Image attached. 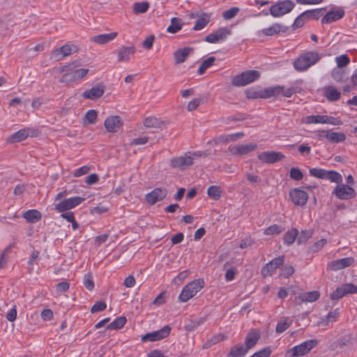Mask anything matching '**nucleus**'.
<instances>
[{"mask_svg":"<svg viewBox=\"0 0 357 357\" xmlns=\"http://www.w3.org/2000/svg\"><path fill=\"white\" fill-rule=\"evenodd\" d=\"M309 173L314 177L337 183L332 194L339 199L347 200L356 197L355 190L351 186L342 183V176L339 172L321 168H311Z\"/></svg>","mask_w":357,"mask_h":357,"instance_id":"obj_1","label":"nucleus"},{"mask_svg":"<svg viewBox=\"0 0 357 357\" xmlns=\"http://www.w3.org/2000/svg\"><path fill=\"white\" fill-rule=\"evenodd\" d=\"M81 66V62L78 60L74 61L68 65L61 66L60 72H66L60 79L61 82L70 83L81 80L84 78L89 70L86 68H78Z\"/></svg>","mask_w":357,"mask_h":357,"instance_id":"obj_2","label":"nucleus"},{"mask_svg":"<svg viewBox=\"0 0 357 357\" xmlns=\"http://www.w3.org/2000/svg\"><path fill=\"white\" fill-rule=\"evenodd\" d=\"M321 58L317 52L310 51L301 54L294 62V68L298 72L307 70Z\"/></svg>","mask_w":357,"mask_h":357,"instance_id":"obj_3","label":"nucleus"},{"mask_svg":"<svg viewBox=\"0 0 357 357\" xmlns=\"http://www.w3.org/2000/svg\"><path fill=\"white\" fill-rule=\"evenodd\" d=\"M202 156H206V154L202 151H188L184 155L173 158L171 160L170 165L173 168L183 170L190 167L195 159Z\"/></svg>","mask_w":357,"mask_h":357,"instance_id":"obj_4","label":"nucleus"},{"mask_svg":"<svg viewBox=\"0 0 357 357\" xmlns=\"http://www.w3.org/2000/svg\"><path fill=\"white\" fill-rule=\"evenodd\" d=\"M204 286L202 279L195 280L187 284L178 296V301L182 303L187 302L195 296Z\"/></svg>","mask_w":357,"mask_h":357,"instance_id":"obj_5","label":"nucleus"},{"mask_svg":"<svg viewBox=\"0 0 357 357\" xmlns=\"http://www.w3.org/2000/svg\"><path fill=\"white\" fill-rule=\"evenodd\" d=\"M260 74L257 70H250L241 73L232 78V84L235 86H243L258 79Z\"/></svg>","mask_w":357,"mask_h":357,"instance_id":"obj_6","label":"nucleus"},{"mask_svg":"<svg viewBox=\"0 0 357 357\" xmlns=\"http://www.w3.org/2000/svg\"><path fill=\"white\" fill-rule=\"evenodd\" d=\"M317 343L318 342L316 340H310L303 342V343L289 349L287 352V357H298L304 356L315 347Z\"/></svg>","mask_w":357,"mask_h":357,"instance_id":"obj_7","label":"nucleus"},{"mask_svg":"<svg viewBox=\"0 0 357 357\" xmlns=\"http://www.w3.org/2000/svg\"><path fill=\"white\" fill-rule=\"evenodd\" d=\"M295 4L292 1L284 0L272 5L269 12L273 17H278L291 12Z\"/></svg>","mask_w":357,"mask_h":357,"instance_id":"obj_8","label":"nucleus"},{"mask_svg":"<svg viewBox=\"0 0 357 357\" xmlns=\"http://www.w3.org/2000/svg\"><path fill=\"white\" fill-rule=\"evenodd\" d=\"M77 52V47L76 45L73 44H66L61 47L54 50L51 52L50 59L59 61Z\"/></svg>","mask_w":357,"mask_h":357,"instance_id":"obj_9","label":"nucleus"},{"mask_svg":"<svg viewBox=\"0 0 357 357\" xmlns=\"http://www.w3.org/2000/svg\"><path fill=\"white\" fill-rule=\"evenodd\" d=\"M84 200L85 198L78 196L66 199L55 204L54 209L58 212H64L79 205Z\"/></svg>","mask_w":357,"mask_h":357,"instance_id":"obj_10","label":"nucleus"},{"mask_svg":"<svg viewBox=\"0 0 357 357\" xmlns=\"http://www.w3.org/2000/svg\"><path fill=\"white\" fill-rule=\"evenodd\" d=\"M357 292V286L352 283L343 284L330 294L331 300H339L348 294Z\"/></svg>","mask_w":357,"mask_h":357,"instance_id":"obj_11","label":"nucleus"},{"mask_svg":"<svg viewBox=\"0 0 357 357\" xmlns=\"http://www.w3.org/2000/svg\"><path fill=\"white\" fill-rule=\"evenodd\" d=\"M171 331L169 326H165L161 329L146 333L142 337L143 342H155L167 337Z\"/></svg>","mask_w":357,"mask_h":357,"instance_id":"obj_12","label":"nucleus"},{"mask_svg":"<svg viewBox=\"0 0 357 357\" xmlns=\"http://www.w3.org/2000/svg\"><path fill=\"white\" fill-rule=\"evenodd\" d=\"M284 261V256L274 258L262 268L261 275L264 277L272 275L275 272L276 269L283 264Z\"/></svg>","mask_w":357,"mask_h":357,"instance_id":"obj_13","label":"nucleus"},{"mask_svg":"<svg viewBox=\"0 0 357 357\" xmlns=\"http://www.w3.org/2000/svg\"><path fill=\"white\" fill-rule=\"evenodd\" d=\"M167 195V190L165 188H157L146 195L145 200L150 205H153L157 202L162 200Z\"/></svg>","mask_w":357,"mask_h":357,"instance_id":"obj_14","label":"nucleus"},{"mask_svg":"<svg viewBox=\"0 0 357 357\" xmlns=\"http://www.w3.org/2000/svg\"><path fill=\"white\" fill-rule=\"evenodd\" d=\"M231 34V31L227 28L222 27L218 29L213 33L208 34L205 40L210 43H215L220 40H224L227 38V37Z\"/></svg>","mask_w":357,"mask_h":357,"instance_id":"obj_15","label":"nucleus"},{"mask_svg":"<svg viewBox=\"0 0 357 357\" xmlns=\"http://www.w3.org/2000/svg\"><path fill=\"white\" fill-rule=\"evenodd\" d=\"M285 158L282 152L264 151L258 155V158L266 163L272 164L280 161Z\"/></svg>","mask_w":357,"mask_h":357,"instance_id":"obj_16","label":"nucleus"},{"mask_svg":"<svg viewBox=\"0 0 357 357\" xmlns=\"http://www.w3.org/2000/svg\"><path fill=\"white\" fill-rule=\"evenodd\" d=\"M289 196L293 203L297 206H304L308 199L307 193L299 188L291 190Z\"/></svg>","mask_w":357,"mask_h":357,"instance_id":"obj_17","label":"nucleus"},{"mask_svg":"<svg viewBox=\"0 0 357 357\" xmlns=\"http://www.w3.org/2000/svg\"><path fill=\"white\" fill-rule=\"evenodd\" d=\"M257 148V145L256 144L250 143L229 146V149L232 155H243L254 151Z\"/></svg>","mask_w":357,"mask_h":357,"instance_id":"obj_18","label":"nucleus"},{"mask_svg":"<svg viewBox=\"0 0 357 357\" xmlns=\"http://www.w3.org/2000/svg\"><path fill=\"white\" fill-rule=\"evenodd\" d=\"M104 91V85L100 83H98L91 89L85 91L83 93L82 96L86 99L95 100L100 98L103 95Z\"/></svg>","mask_w":357,"mask_h":357,"instance_id":"obj_19","label":"nucleus"},{"mask_svg":"<svg viewBox=\"0 0 357 357\" xmlns=\"http://www.w3.org/2000/svg\"><path fill=\"white\" fill-rule=\"evenodd\" d=\"M104 125L107 131L116 132L121 128L123 123L119 116H112L105 120Z\"/></svg>","mask_w":357,"mask_h":357,"instance_id":"obj_20","label":"nucleus"},{"mask_svg":"<svg viewBox=\"0 0 357 357\" xmlns=\"http://www.w3.org/2000/svg\"><path fill=\"white\" fill-rule=\"evenodd\" d=\"M337 119L326 115H311L306 117L307 123H329L337 125Z\"/></svg>","mask_w":357,"mask_h":357,"instance_id":"obj_21","label":"nucleus"},{"mask_svg":"<svg viewBox=\"0 0 357 357\" xmlns=\"http://www.w3.org/2000/svg\"><path fill=\"white\" fill-rule=\"evenodd\" d=\"M354 262L353 257H346L331 261L328 267L332 271H339L346 267L350 266Z\"/></svg>","mask_w":357,"mask_h":357,"instance_id":"obj_22","label":"nucleus"},{"mask_svg":"<svg viewBox=\"0 0 357 357\" xmlns=\"http://www.w3.org/2000/svg\"><path fill=\"white\" fill-rule=\"evenodd\" d=\"M194 52V49L190 47H185L177 50L174 52V59L175 65L183 63L188 56Z\"/></svg>","mask_w":357,"mask_h":357,"instance_id":"obj_23","label":"nucleus"},{"mask_svg":"<svg viewBox=\"0 0 357 357\" xmlns=\"http://www.w3.org/2000/svg\"><path fill=\"white\" fill-rule=\"evenodd\" d=\"M324 96L329 102L338 101L341 98V93L334 86L329 85L324 88Z\"/></svg>","mask_w":357,"mask_h":357,"instance_id":"obj_24","label":"nucleus"},{"mask_svg":"<svg viewBox=\"0 0 357 357\" xmlns=\"http://www.w3.org/2000/svg\"><path fill=\"white\" fill-rule=\"evenodd\" d=\"M344 15V11L342 8H340L337 10L329 11L322 17L321 23L330 24L333 22H335L342 18Z\"/></svg>","mask_w":357,"mask_h":357,"instance_id":"obj_25","label":"nucleus"},{"mask_svg":"<svg viewBox=\"0 0 357 357\" xmlns=\"http://www.w3.org/2000/svg\"><path fill=\"white\" fill-rule=\"evenodd\" d=\"M288 27L279 23H275L270 27L263 29L261 32L266 36H272L280 33H285Z\"/></svg>","mask_w":357,"mask_h":357,"instance_id":"obj_26","label":"nucleus"},{"mask_svg":"<svg viewBox=\"0 0 357 357\" xmlns=\"http://www.w3.org/2000/svg\"><path fill=\"white\" fill-rule=\"evenodd\" d=\"M135 47L134 46L126 47L123 46L118 50V61L127 62L130 60V56L134 54Z\"/></svg>","mask_w":357,"mask_h":357,"instance_id":"obj_27","label":"nucleus"},{"mask_svg":"<svg viewBox=\"0 0 357 357\" xmlns=\"http://www.w3.org/2000/svg\"><path fill=\"white\" fill-rule=\"evenodd\" d=\"M324 137L331 142L338 143L345 140L346 136L343 132H335L332 130H323Z\"/></svg>","mask_w":357,"mask_h":357,"instance_id":"obj_28","label":"nucleus"},{"mask_svg":"<svg viewBox=\"0 0 357 357\" xmlns=\"http://www.w3.org/2000/svg\"><path fill=\"white\" fill-rule=\"evenodd\" d=\"M118 33L117 32H111L109 33H105V34H100L96 36H93L91 38V41L100 44V45H104L109 41L113 40L117 36Z\"/></svg>","mask_w":357,"mask_h":357,"instance_id":"obj_29","label":"nucleus"},{"mask_svg":"<svg viewBox=\"0 0 357 357\" xmlns=\"http://www.w3.org/2000/svg\"><path fill=\"white\" fill-rule=\"evenodd\" d=\"M22 218L30 223H36L41 219V213L36 209H30L25 211Z\"/></svg>","mask_w":357,"mask_h":357,"instance_id":"obj_30","label":"nucleus"},{"mask_svg":"<svg viewBox=\"0 0 357 357\" xmlns=\"http://www.w3.org/2000/svg\"><path fill=\"white\" fill-rule=\"evenodd\" d=\"M283 91V86H275L273 87L266 88L262 91V98H268L273 96H278L282 95V92Z\"/></svg>","mask_w":357,"mask_h":357,"instance_id":"obj_31","label":"nucleus"},{"mask_svg":"<svg viewBox=\"0 0 357 357\" xmlns=\"http://www.w3.org/2000/svg\"><path fill=\"white\" fill-rule=\"evenodd\" d=\"M259 339V335L256 331L249 333L245 340L244 347L248 351L252 348L258 342Z\"/></svg>","mask_w":357,"mask_h":357,"instance_id":"obj_32","label":"nucleus"},{"mask_svg":"<svg viewBox=\"0 0 357 357\" xmlns=\"http://www.w3.org/2000/svg\"><path fill=\"white\" fill-rule=\"evenodd\" d=\"M211 17L208 14L203 13L195 21L193 30L199 31L204 29L210 22Z\"/></svg>","mask_w":357,"mask_h":357,"instance_id":"obj_33","label":"nucleus"},{"mask_svg":"<svg viewBox=\"0 0 357 357\" xmlns=\"http://www.w3.org/2000/svg\"><path fill=\"white\" fill-rule=\"evenodd\" d=\"M320 293L318 291H312L301 294L298 298L303 302H314L319 299Z\"/></svg>","mask_w":357,"mask_h":357,"instance_id":"obj_34","label":"nucleus"},{"mask_svg":"<svg viewBox=\"0 0 357 357\" xmlns=\"http://www.w3.org/2000/svg\"><path fill=\"white\" fill-rule=\"evenodd\" d=\"M248 351L244 345H236L231 349L227 357H244Z\"/></svg>","mask_w":357,"mask_h":357,"instance_id":"obj_35","label":"nucleus"},{"mask_svg":"<svg viewBox=\"0 0 357 357\" xmlns=\"http://www.w3.org/2000/svg\"><path fill=\"white\" fill-rule=\"evenodd\" d=\"M292 324V320L289 317H283L280 320L276 326L275 331L277 333H282L285 331Z\"/></svg>","mask_w":357,"mask_h":357,"instance_id":"obj_36","label":"nucleus"},{"mask_svg":"<svg viewBox=\"0 0 357 357\" xmlns=\"http://www.w3.org/2000/svg\"><path fill=\"white\" fill-rule=\"evenodd\" d=\"M183 22L181 19L173 17L171 20V24L167 27V32L176 33L182 29Z\"/></svg>","mask_w":357,"mask_h":357,"instance_id":"obj_37","label":"nucleus"},{"mask_svg":"<svg viewBox=\"0 0 357 357\" xmlns=\"http://www.w3.org/2000/svg\"><path fill=\"white\" fill-rule=\"evenodd\" d=\"M150 7L148 1L135 2L132 6L133 12L135 14H141L146 13Z\"/></svg>","mask_w":357,"mask_h":357,"instance_id":"obj_38","label":"nucleus"},{"mask_svg":"<svg viewBox=\"0 0 357 357\" xmlns=\"http://www.w3.org/2000/svg\"><path fill=\"white\" fill-rule=\"evenodd\" d=\"M126 323V319L125 317H119L116 318L112 323L107 326L108 330H118L122 328Z\"/></svg>","mask_w":357,"mask_h":357,"instance_id":"obj_39","label":"nucleus"},{"mask_svg":"<svg viewBox=\"0 0 357 357\" xmlns=\"http://www.w3.org/2000/svg\"><path fill=\"white\" fill-rule=\"evenodd\" d=\"M226 337L225 335L221 334L214 335L211 339L207 340L202 346L203 349H207L212 347L213 345L218 343L219 342L225 340Z\"/></svg>","mask_w":357,"mask_h":357,"instance_id":"obj_40","label":"nucleus"},{"mask_svg":"<svg viewBox=\"0 0 357 357\" xmlns=\"http://www.w3.org/2000/svg\"><path fill=\"white\" fill-rule=\"evenodd\" d=\"M298 235V231L296 229H291L288 231L284 236V243L288 245H291Z\"/></svg>","mask_w":357,"mask_h":357,"instance_id":"obj_41","label":"nucleus"},{"mask_svg":"<svg viewBox=\"0 0 357 357\" xmlns=\"http://www.w3.org/2000/svg\"><path fill=\"white\" fill-rule=\"evenodd\" d=\"M144 125L148 128H160L162 125V121L155 116H149L144 119Z\"/></svg>","mask_w":357,"mask_h":357,"instance_id":"obj_42","label":"nucleus"},{"mask_svg":"<svg viewBox=\"0 0 357 357\" xmlns=\"http://www.w3.org/2000/svg\"><path fill=\"white\" fill-rule=\"evenodd\" d=\"M301 87L299 86L296 83L295 85L291 86L287 89H285L284 87L283 86V91L282 92V95L284 97L290 98L294 94L301 93Z\"/></svg>","mask_w":357,"mask_h":357,"instance_id":"obj_43","label":"nucleus"},{"mask_svg":"<svg viewBox=\"0 0 357 357\" xmlns=\"http://www.w3.org/2000/svg\"><path fill=\"white\" fill-rule=\"evenodd\" d=\"M326 10V8H317L314 10H308L305 11V15L308 20L314 19L318 20L321 16L323 15L324 12Z\"/></svg>","mask_w":357,"mask_h":357,"instance_id":"obj_44","label":"nucleus"},{"mask_svg":"<svg viewBox=\"0 0 357 357\" xmlns=\"http://www.w3.org/2000/svg\"><path fill=\"white\" fill-rule=\"evenodd\" d=\"M331 75L333 79L339 83H344L347 79L344 72L341 69L334 70L332 72Z\"/></svg>","mask_w":357,"mask_h":357,"instance_id":"obj_45","label":"nucleus"},{"mask_svg":"<svg viewBox=\"0 0 357 357\" xmlns=\"http://www.w3.org/2000/svg\"><path fill=\"white\" fill-rule=\"evenodd\" d=\"M308 18L307 17L305 13H302L300 15H298L294 20V24H292V28L294 30L302 27L305 23L308 21Z\"/></svg>","mask_w":357,"mask_h":357,"instance_id":"obj_46","label":"nucleus"},{"mask_svg":"<svg viewBox=\"0 0 357 357\" xmlns=\"http://www.w3.org/2000/svg\"><path fill=\"white\" fill-rule=\"evenodd\" d=\"M221 188L220 187L216 186V185H211L210 186L207 190V194L213 199H218L221 196Z\"/></svg>","mask_w":357,"mask_h":357,"instance_id":"obj_47","label":"nucleus"},{"mask_svg":"<svg viewBox=\"0 0 357 357\" xmlns=\"http://www.w3.org/2000/svg\"><path fill=\"white\" fill-rule=\"evenodd\" d=\"M27 138V134L25 133L24 129H21L17 132L13 133L10 137V141L11 142H20Z\"/></svg>","mask_w":357,"mask_h":357,"instance_id":"obj_48","label":"nucleus"},{"mask_svg":"<svg viewBox=\"0 0 357 357\" xmlns=\"http://www.w3.org/2000/svg\"><path fill=\"white\" fill-rule=\"evenodd\" d=\"M244 135H245L243 132H236L234 134L221 136L220 139L221 140V142H222L224 143H227L229 142L236 141L238 139L243 137Z\"/></svg>","mask_w":357,"mask_h":357,"instance_id":"obj_49","label":"nucleus"},{"mask_svg":"<svg viewBox=\"0 0 357 357\" xmlns=\"http://www.w3.org/2000/svg\"><path fill=\"white\" fill-rule=\"evenodd\" d=\"M206 320V317H202L197 319L191 320L190 323L186 325L185 328L187 331H194L197 327L203 324Z\"/></svg>","mask_w":357,"mask_h":357,"instance_id":"obj_50","label":"nucleus"},{"mask_svg":"<svg viewBox=\"0 0 357 357\" xmlns=\"http://www.w3.org/2000/svg\"><path fill=\"white\" fill-rule=\"evenodd\" d=\"M284 230V228L282 226L278 225H273L264 230V234L266 235H273L278 234L281 233Z\"/></svg>","mask_w":357,"mask_h":357,"instance_id":"obj_51","label":"nucleus"},{"mask_svg":"<svg viewBox=\"0 0 357 357\" xmlns=\"http://www.w3.org/2000/svg\"><path fill=\"white\" fill-rule=\"evenodd\" d=\"M289 177L295 181H301L303 178V174L298 167H291Z\"/></svg>","mask_w":357,"mask_h":357,"instance_id":"obj_52","label":"nucleus"},{"mask_svg":"<svg viewBox=\"0 0 357 357\" xmlns=\"http://www.w3.org/2000/svg\"><path fill=\"white\" fill-rule=\"evenodd\" d=\"M337 65L339 68H342L348 65L350 62V59L347 54H342L335 58Z\"/></svg>","mask_w":357,"mask_h":357,"instance_id":"obj_53","label":"nucleus"},{"mask_svg":"<svg viewBox=\"0 0 357 357\" xmlns=\"http://www.w3.org/2000/svg\"><path fill=\"white\" fill-rule=\"evenodd\" d=\"M239 12V8L237 7H232L227 10H225L222 16L226 20H230L234 18Z\"/></svg>","mask_w":357,"mask_h":357,"instance_id":"obj_54","label":"nucleus"},{"mask_svg":"<svg viewBox=\"0 0 357 357\" xmlns=\"http://www.w3.org/2000/svg\"><path fill=\"white\" fill-rule=\"evenodd\" d=\"M354 341L355 339L352 337V335H344L338 340V344L342 347L348 346L352 344Z\"/></svg>","mask_w":357,"mask_h":357,"instance_id":"obj_55","label":"nucleus"},{"mask_svg":"<svg viewBox=\"0 0 357 357\" xmlns=\"http://www.w3.org/2000/svg\"><path fill=\"white\" fill-rule=\"evenodd\" d=\"M83 284L84 287L89 291H91L94 288V282L91 273H88L84 275Z\"/></svg>","mask_w":357,"mask_h":357,"instance_id":"obj_56","label":"nucleus"},{"mask_svg":"<svg viewBox=\"0 0 357 357\" xmlns=\"http://www.w3.org/2000/svg\"><path fill=\"white\" fill-rule=\"evenodd\" d=\"M295 272V269L292 266H284L280 270V275L287 278L292 275Z\"/></svg>","mask_w":357,"mask_h":357,"instance_id":"obj_57","label":"nucleus"},{"mask_svg":"<svg viewBox=\"0 0 357 357\" xmlns=\"http://www.w3.org/2000/svg\"><path fill=\"white\" fill-rule=\"evenodd\" d=\"M97 119V112L94 109H90L89 110L86 114H85V120L89 123V124H93L95 123Z\"/></svg>","mask_w":357,"mask_h":357,"instance_id":"obj_58","label":"nucleus"},{"mask_svg":"<svg viewBox=\"0 0 357 357\" xmlns=\"http://www.w3.org/2000/svg\"><path fill=\"white\" fill-rule=\"evenodd\" d=\"M107 307V305L103 301L96 302L91 308V313H96L98 312L103 311Z\"/></svg>","mask_w":357,"mask_h":357,"instance_id":"obj_59","label":"nucleus"},{"mask_svg":"<svg viewBox=\"0 0 357 357\" xmlns=\"http://www.w3.org/2000/svg\"><path fill=\"white\" fill-rule=\"evenodd\" d=\"M326 243L327 241L324 238L318 241L310 247V251L313 252H318L326 244Z\"/></svg>","mask_w":357,"mask_h":357,"instance_id":"obj_60","label":"nucleus"},{"mask_svg":"<svg viewBox=\"0 0 357 357\" xmlns=\"http://www.w3.org/2000/svg\"><path fill=\"white\" fill-rule=\"evenodd\" d=\"M91 168L89 166H82L75 171L73 176L75 177H79L82 175L86 174L89 172Z\"/></svg>","mask_w":357,"mask_h":357,"instance_id":"obj_61","label":"nucleus"},{"mask_svg":"<svg viewBox=\"0 0 357 357\" xmlns=\"http://www.w3.org/2000/svg\"><path fill=\"white\" fill-rule=\"evenodd\" d=\"M271 354V350L269 347H266L259 351L255 353L250 357H268Z\"/></svg>","mask_w":357,"mask_h":357,"instance_id":"obj_62","label":"nucleus"},{"mask_svg":"<svg viewBox=\"0 0 357 357\" xmlns=\"http://www.w3.org/2000/svg\"><path fill=\"white\" fill-rule=\"evenodd\" d=\"M70 284L67 282H61L56 285L57 293L66 292L68 290Z\"/></svg>","mask_w":357,"mask_h":357,"instance_id":"obj_63","label":"nucleus"},{"mask_svg":"<svg viewBox=\"0 0 357 357\" xmlns=\"http://www.w3.org/2000/svg\"><path fill=\"white\" fill-rule=\"evenodd\" d=\"M6 318L9 321H14L17 318V310L16 306L14 305L13 308H11L6 315Z\"/></svg>","mask_w":357,"mask_h":357,"instance_id":"obj_64","label":"nucleus"}]
</instances>
